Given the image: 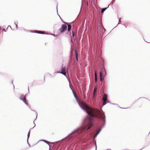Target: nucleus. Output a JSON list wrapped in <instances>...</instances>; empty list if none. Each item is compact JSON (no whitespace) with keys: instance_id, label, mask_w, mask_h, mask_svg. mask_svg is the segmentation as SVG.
Here are the masks:
<instances>
[{"instance_id":"obj_15","label":"nucleus","mask_w":150,"mask_h":150,"mask_svg":"<svg viewBox=\"0 0 150 150\" xmlns=\"http://www.w3.org/2000/svg\"><path fill=\"white\" fill-rule=\"evenodd\" d=\"M72 35L73 37H74V33L73 31H72Z\"/></svg>"},{"instance_id":"obj_14","label":"nucleus","mask_w":150,"mask_h":150,"mask_svg":"<svg viewBox=\"0 0 150 150\" xmlns=\"http://www.w3.org/2000/svg\"><path fill=\"white\" fill-rule=\"evenodd\" d=\"M42 141H44V142H45L46 143H47L48 144H49V143H50L49 142H48L45 140H42Z\"/></svg>"},{"instance_id":"obj_13","label":"nucleus","mask_w":150,"mask_h":150,"mask_svg":"<svg viewBox=\"0 0 150 150\" xmlns=\"http://www.w3.org/2000/svg\"><path fill=\"white\" fill-rule=\"evenodd\" d=\"M106 8H102L101 11V12L103 13L106 10Z\"/></svg>"},{"instance_id":"obj_16","label":"nucleus","mask_w":150,"mask_h":150,"mask_svg":"<svg viewBox=\"0 0 150 150\" xmlns=\"http://www.w3.org/2000/svg\"><path fill=\"white\" fill-rule=\"evenodd\" d=\"M30 131H29L28 133V138H29V136H30Z\"/></svg>"},{"instance_id":"obj_7","label":"nucleus","mask_w":150,"mask_h":150,"mask_svg":"<svg viewBox=\"0 0 150 150\" xmlns=\"http://www.w3.org/2000/svg\"><path fill=\"white\" fill-rule=\"evenodd\" d=\"M97 88L96 87H95L94 91H93V98H94L95 96L96 93L97 91Z\"/></svg>"},{"instance_id":"obj_5","label":"nucleus","mask_w":150,"mask_h":150,"mask_svg":"<svg viewBox=\"0 0 150 150\" xmlns=\"http://www.w3.org/2000/svg\"><path fill=\"white\" fill-rule=\"evenodd\" d=\"M20 99L23 100L25 104L27 106H28V104L26 100V99L25 97V96L23 95H21L20 97Z\"/></svg>"},{"instance_id":"obj_11","label":"nucleus","mask_w":150,"mask_h":150,"mask_svg":"<svg viewBox=\"0 0 150 150\" xmlns=\"http://www.w3.org/2000/svg\"><path fill=\"white\" fill-rule=\"evenodd\" d=\"M100 130H101L100 129L98 130V131L97 132L96 134H95V135L94 136V137H96L97 136L98 134L100 133Z\"/></svg>"},{"instance_id":"obj_12","label":"nucleus","mask_w":150,"mask_h":150,"mask_svg":"<svg viewBox=\"0 0 150 150\" xmlns=\"http://www.w3.org/2000/svg\"><path fill=\"white\" fill-rule=\"evenodd\" d=\"M75 54H76V60L77 61H78V58H77L78 54H77V53L76 52V50H75Z\"/></svg>"},{"instance_id":"obj_3","label":"nucleus","mask_w":150,"mask_h":150,"mask_svg":"<svg viewBox=\"0 0 150 150\" xmlns=\"http://www.w3.org/2000/svg\"><path fill=\"white\" fill-rule=\"evenodd\" d=\"M100 81H102L104 79V77L105 75V71L103 69L101 70L100 72Z\"/></svg>"},{"instance_id":"obj_4","label":"nucleus","mask_w":150,"mask_h":150,"mask_svg":"<svg viewBox=\"0 0 150 150\" xmlns=\"http://www.w3.org/2000/svg\"><path fill=\"white\" fill-rule=\"evenodd\" d=\"M66 67L65 66H63V65H62L61 67V71L60 72H58L59 73H61V74H63L64 75L66 76Z\"/></svg>"},{"instance_id":"obj_6","label":"nucleus","mask_w":150,"mask_h":150,"mask_svg":"<svg viewBox=\"0 0 150 150\" xmlns=\"http://www.w3.org/2000/svg\"><path fill=\"white\" fill-rule=\"evenodd\" d=\"M107 95L106 94H104L103 95V105H105L107 101Z\"/></svg>"},{"instance_id":"obj_1","label":"nucleus","mask_w":150,"mask_h":150,"mask_svg":"<svg viewBox=\"0 0 150 150\" xmlns=\"http://www.w3.org/2000/svg\"><path fill=\"white\" fill-rule=\"evenodd\" d=\"M80 107L88 114L89 116H87L84 120V122L87 124L88 127L87 130H89L93 126V120L94 117L101 119L104 120L103 113L98 110L92 108L88 106L83 101H80L79 103Z\"/></svg>"},{"instance_id":"obj_8","label":"nucleus","mask_w":150,"mask_h":150,"mask_svg":"<svg viewBox=\"0 0 150 150\" xmlns=\"http://www.w3.org/2000/svg\"><path fill=\"white\" fill-rule=\"evenodd\" d=\"M35 32L38 33H40V34H44L45 33V32L43 31H38V30H35Z\"/></svg>"},{"instance_id":"obj_10","label":"nucleus","mask_w":150,"mask_h":150,"mask_svg":"<svg viewBox=\"0 0 150 150\" xmlns=\"http://www.w3.org/2000/svg\"><path fill=\"white\" fill-rule=\"evenodd\" d=\"M68 31H69L71 28V25L70 24H68Z\"/></svg>"},{"instance_id":"obj_18","label":"nucleus","mask_w":150,"mask_h":150,"mask_svg":"<svg viewBox=\"0 0 150 150\" xmlns=\"http://www.w3.org/2000/svg\"><path fill=\"white\" fill-rule=\"evenodd\" d=\"M50 75H51L50 74H49Z\"/></svg>"},{"instance_id":"obj_2","label":"nucleus","mask_w":150,"mask_h":150,"mask_svg":"<svg viewBox=\"0 0 150 150\" xmlns=\"http://www.w3.org/2000/svg\"><path fill=\"white\" fill-rule=\"evenodd\" d=\"M67 30V26L65 24H62L61 27L59 30V31L60 34L64 32Z\"/></svg>"},{"instance_id":"obj_9","label":"nucleus","mask_w":150,"mask_h":150,"mask_svg":"<svg viewBox=\"0 0 150 150\" xmlns=\"http://www.w3.org/2000/svg\"><path fill=\"white\" fill-rule=\"evenodd\" d=\"M95 80L96 82L97 81V74L96 71H95Z\"/></svg>"},{"instance_id":"obj_17","label":"nucleus","mask_w":150,"mask_h":150,"mask_svg":"<svg viewBox=\"0 0 150 150\" xmlns=\"http://www.w3.org/2000/svg\"><path fill=\"white\" fill-rule=\"evenodd\" d=\"M16 26L17 28V26H17V25H16Z\"/></svg>"}]
</instances>
